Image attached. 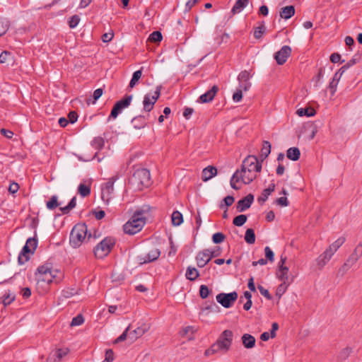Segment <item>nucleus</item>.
<instances>
[{"label":"nucleus","instance_id":"c03bdc74","mask_svg":"<svg viewBox=\"0 0 362 362\" xmlns=\"http://www.w3.org/2000/svg\"><path fill=\"white\" fill-rule=\"evenodd\" d=\"M247 221L246 215L241 214L234 218L233 223L236 226H242Z\"/></svg>","mask_w":362,"mask_h":362},{"label":"nucleus","instance_id":"7ed1b4c3","mask_svg":"<svg viewBox=\"0 0 362 362\" xmlns=\"http://www.w3.org/2000/svg\"><path fill=\"white\" fill-rule=\"evenodd\" d=\"M145 223L144 211H136L130 220L124 225V231L127 234L134 235L142 229Z\"/></svg>","mask_w":362,"mask_h":362},{"label":"nucleus","instance_id":"aec40b11","mask_svg":"<svg viewBox=\"0 0 362 362\" xmlns=\"http://www.w3.org/2000/svg\"><path fill=\"white\" fill-rule=\"evenodd\" d=\"M254 200V196L252 194H247L243 199L239 200L237 203V210L239 212L245 211L249 209Z\"/></svg>","mask_w":362,"mask_h":362},{"label":"nucleus","instance_id":"5701e85b","mask_svg":"<svg viewBox=\"0 0 362 362\" xmlns=\"http://www.w3.org/2000/svg\"><path fill=\"white\" fill-rule=\"evenodd\" d=\"M333 255L329 252L325 250L322 255H320L317 259L316 262L320 269H322L331 259Z\"/></svg>","mask_w":362,"mask_h":362},{"label":"nucleus","instance_id":"680f3d73","mask_svg":"<svg viewBox=\"0 0 362 362\" xmlns=\"http://www.w3.org/2000/svg\"><path fill=\"white\" fill-rule=\"evenodd\" d=\"M169 241H170V248L168 252V256H170V257L174 256L177 252V247L176 245H175L172 238H169Z\"/></svg>","mask_w":362,"mask_h":362},{"label":"nucleus","instance_id":"774afa93","mask_svg":"<svg viewBox=\"0 0 362 362\" xmlns=\"http://www.w3.org/2000/svg\"><path fill=\"white\" fill-rule=\"evenodd\" d=\"M114 37V33L112 32L104 33L102 36V40L104 42H110Z\"/></svg>","mask_w":362,"mask_h":362},{"label":"nucleus","instance_id":"8fccbe9b","mask_svg":"<svg viewBox=\"0 0 362 362\" xmlns=\"http://www.w3.org/2000/svg\"><path fill=\"white\" fill-rule=\"evenodd\" d=\"M351 352V349L349 347H346V348L342 349L339 352V354L338 355V358L341 361L345 360L346 358H347L349 357Z\"/></svg>","mask_w":362,"mask_h":362},{"label":"nucleus","instance_id":"69168bd1","mask_svg":"<svg viewBox=\"0 0 362 362\" xmlns=\"http://www.w3.org/2000/svg\"><path fill=\"white\" fill-rule=\"evenodd\" d=\"M114 360V353L112 349H107L105 353L104 362H112Z\"/></svg>","mask_w":362,"mask_h":362},{"label":"nucleus","instance_id":"5fc2aeb1","mask_svg":"<svg viewBox=\"0 0 362 362\" xmlns=\"http://www.w3.org/2000/svg\"><path fill=\"white\" fill-rule=\"evenodd\" d=\"M243 88L238 87V89L233 93V100L234 102H240L243 98Z\"/></svg>","mask_w":362,"mask_h":362},{"label":"nucleus","instance_id":"338daca9","mask_svg":"<svg viewBox=\"0 0 362 362\" xmlns=\"http://www.w3.org/2000/svg\"><path fill=\"white\" fill-rule=\"evenodd\" d=\"M54 353L56 354L58 359L61 361L64 356H66L68 351L66 349H57L54 351Z\"/></svg>","mask_w":362,"mask_h":362},{"label":"nucleus","instance_id":"09e8293b","mask_svg":"<svg viewBox=\"0 0 362 362\" xmlns=\"http://www.w3.org/2000/svg\"><path fill=\"white\" fill-rule=\"evenodd\" d=\"M226 236L222 233H214L212 236V240L215 244H218L224 241Z\"/></svg>","mask_w":362,"mask_h":362},{"label":"nucleus","instance_id":"20e7f679","mask_svg":"<svg viewBox=\"0 0 362 362\" xmlns=\"http://www.w3.org/2000/svg\"><path fill=\"white\" fill-rule=\"evenodd\" d=\"M257 176V174L252 172L251 170H246L241 168V170H236L233 175L230 183V186L234 189H240V186H237L236 183L239 181H242L244 184L247 185L252 182Z\"/></svg>","mask_w":362,"mask_h":362},{"label":"nucleus","instance_id":"39448f33","mask_svg":"<svg viewBox=\"0 0 362 362\" xmlns=\"http://www.w3.org/2000/svg\"><path fill=\"white\" fill-rule=\"evenodd\" d=\"M131 182L139 190L147 187L151 185V174L148 170L145 168L136 170L132 178Z\"/></svg>","mask_w":362,"mask_h":362},{"label":"nucleus","instance_id":"72a5a7b5","mask_svg":"<svg viewBox=\"0 0 362 362\" xmlns=\"http://www.w3.org/2000/svg\"><path fill=\"white\" fill-rule=\"evenodd\" d=\"M171 219L172 223L175 226H178L183 222L182 214L178 211H175L172 214Z\"/></svg>","mask_w":362,"mask_h":362},{"label":"nucleus","instance_id":"864d4df0","mask_svg":"<svg viewBox=\"0 0 362 362\" xmlns=\"http://www.w3.org/2000/svg\"><path fill=\"white\" fill-rule=\"evenodd\" d=\"M84 322V318L82 315H78L76 317H74L71 322V326H79L82 325Z\"/></svg>","mask_w":362,"mask_h":362},{"label":"nucleus","instance_id":"052dcab7","mask_svg":"<svg viewBox=\"0 0 362 362\" xmlns=\"http://www.w3.org/2000/svg\"><path fill=\"white\" fill-rule=\"evenodd\" d=\"M260 293L264 296L267 299L271 300L272 296L270 295L269 291L266 288H264L262 286L258 285L257 286Z\"/></svg>","mask_w":362,"mask_h":362},{"label":"nucleus","instance_id":"f03ea898","mask_svg":"<svg viewBox=\"0 0 362 362\" xmlns=\"http://www.w3.org/2000/svg\"><path fill=\"white\" fill-rule=\"evenodd\" d=\"M88 227L85 223H78L74 226L70 233L69 243L71 247L77 248L80 247L86 239L88 240L91 235L87 237Z\"/></svg>","mask_w":362,"mask_h":362},{"label":"nucleus","instance_id":"0e129e2a","mask_svg":"<svg viewBox=\"0 0 362 362\" xmlns=\"http://www.w3.org/2000/svg\"><path fill=\"white\" fill-rule=\"evenodd\" d=\"M276 203L281 206H287L289 202L286 197H281L276 199Z\"/></svg>","mask_w":362,"mask_h":362},{"label":"nucleus","instance_id":"49530a36","mask_svg":"<svg viewBox=\"0 0 362 362\" xmlns=\"http://www.w3.org/2000/svg\"><path fill=\"white\" fill-rule=\"evenodd\" d=\"M288 282H282L276 288V295L280 298L281 296L286 292Z\"/></svg>","mask_w":362,"mask_h":362},{"label":"nucleus","instance_id":"393cba45","mask_svg":"<svg viewBox=\"0 0 362 362\" xmlns=\"http://www.w3.org/2000/svg\"><path fill=\"white\" fill-rule=\"evenodd\" d=\"M255 338L250 334H244L242 336V342L245 348L252 349L255 345Z\"/></svg>","mask_w":362,"mask_h":362},{"label":"nucleus","instance_id":"4c0bfd02","mask_svg":"<svg viewBox=\"0 0 362 362\" xmlns=\"http://www.w3.org/2000/svg\"><path fill=\"white\" fill-rule=\"evenodd\" d=\"M142 76V68L138 71H136L134 74H133V76H132V78L130 81V83H129V88H134L136 84L137 83V82L139 81V80L141 78Z\"/></svg>","mask_w":362,"mask_h":362},{"label":"nucleus","instance_id":"a19ab883","mask_svg":"<svg viewBox=\"0 0 362 362\" xmlns=\"http://www.w3.org/2000/svg\"><path fill=\"white\" fill-rule=\"evenodd\" d=\"M104 144H105L104 139H103V138H102L100 136L94 138L91 142L92 146L98 150L101 149L103 147Z\"/></svg>","mask_w":362,"mask_h":362},{"label":"nucleus","instance_id":"4d7b16f0","mask_svg":"<svg viewBox=\"0 0 362 362\" xmlns=\"http://www.w3.org/2000/svg\"><path fill=\"white\" fill-rule=\"evenodd\" d=\"M264 253H265L266 258L269 262H273L274 260V254L269 247L267 246L264 248Z\"/></svg>","mask_w":362,"mask_h":362},{"label":"nucleus","instance_id":"bb28decb","mask_svg":"<svg viewBox=\"0 0 362 362\" xmlns=\"http://www.w3.org/2000/svg\"><path fill=\"white\" fill-rule=\"evenodd\" d=\"M345 242V238L340 237L336 241H334L329 247L326 250L331 255H334V254L338 250V249L344 244Z\"/></svg>","mask_w":362,"mask_h":362},{"label":"nucleus","instance_id":"ea45409f","mask_svg":"<svg viewBox=\"0 0 362 362\" xmlns=\"http://www.w3.org/2000/svg\"><path fill=\"white\" fill-rule=\"evenodd\" d=\"M78 192L81 197H86L90 194V188L88 185L80 184L78 188Z\"/></svg>","mask_w":362,"mask_h":362},{"label":"nucleus","instance_id":"412c9836","mask_svg":"<svg viewBox=\"0 0 362 362\" xmlns=\"http://www.w3.org/2000/svg\"><path fill=\"white\" fill-rule=\"evenodd\" d=\"M195 259L197 266L200 268L205 267L211 259L208 253V250L205 249L199 251L197 253Z\"/></svg>","mask_w":362,"mask_h":362},{"label":"nucleus","instance_id":"1a4fd4ad","mask_svg":"<svg viewBox=\"0 0 362 362\" xmlns=\"http://www.w3.org/2000/svg\"><path fill=\"white\" fill-rule=\"evenodd\" d=\"M361 257H362V244L359 243L346 259V262L340 268L339 272H342V274L346 272V271L352 267Z\"/></svg>","mask_w":362,"mask_h":362},{"label":"nucleus","instance_id":"3c124183","mask_svg":"<svg viewBox=\"0 0 362 362\" xmlns=\"http://www.w3.org/2000/svg\"><path fill=\"white\" fill-rule=\"evenodd\" d=\"M12 59L11 54L8 51H4L0 54V63L4 64Z\"/></svg>","mask_w":362,"mask_h":362},{"label":"nucleus","instance_id":"603ef678","mask_svg":"<svg viewBox=\"0 0 362 362\" xmlns=\"http://www.w3.org/2000/svg\"><path fill=\"white\" fill-rule=\"evenodd\" d=\"M210 291L207 286L202 285L199 288L200 297L203 299L206 298L209 295Z\"/></svg>","mask_w":362,"mask_h":362},{"label":"nucleus","instance_id":"c756f323","mask_svg":"<svg viewBox=\"0 0 362 362\" xmlns=\"http://www.w3.org/2000/svg\"><path fill=\"white\" fill-rule=\"evenodd\" d=\"M275 189V185L272 183L269 185L268 188L263 190L262 195L258 198L259 203H264Z\"/></svg>","mask_w":362,"mask_h":362},{"label":"nucleus","instance_id":"c85d7f7f","mask_svg":"<svg viewBox=\"0 0 362 362\" xmlns=\"http://www.w3.org/2000/svg\"><path fill=\"white\" fill-rule=\"evenodd\" d=\"M249 0H237L231 9L232 15L239 13L248 4Z\"/></svg>","mask_w":362,"mask_h":362},{"label":"nucleus","instance_id":"a878e982","mask_svg":"<svg viewBox=\"0 0 362 362\" xmlns=\"http://www.w3.org/2000/svg\"><path fill=\"white\" fill-rule=\"evenodd\" d=\"M279 14L281 18L289 19L295 14V8L293 6H285L281 9Z\"/></svg>","mask_w":362,"mask_h":362},{"label":"nucleus","instance_id":"423d86ee","mask_svg":"<svg viewBox=\"0 0 362 362\" xmlns=\"http://www.w3.org/2000/svg\"><path fill=\"white\" fill-rule=\"evenodd\" d=\"M233 334L231 330H224L218 339L212 344V346L217 353L223 352V354L228 351L233 342Z\"/></svg>","mask_w":362,"mask_h":362},{"label":"nucleus","instance_id":"0eeeda50","mask_svg":"<svg viewBox=\"0 0 362 362\" xmlns=\"http://www.w3.org/2000/svg\"><path fill=\"white\" fill-rule=\"evenodd\" d=\"M115 244V240L111 237H107L100 241L94 248V254L97 258L106 257Z\"/></svg>","mask_w":362,"mask_h":362},{"label":"nucleus","instance_id":"e433bc0d","mask_svg":"<svg viewBox=\"0 0 362 362\" xmlns=\"http://www.w3.org/2000/svg\"><path fill=\"white\" fill-rule=\"evenodd\" d=\"M76 205V197H74L71 199V201L69 202V203L68 204L67 206L61 207L59 209L62 212L63 214H69L71 209L75 208Z\"/></svg>","mask_w":362,"mask_h":362},{"label":"nucleus","instance_id":"79ce46f5","mask_svg":"<svg viewBox=\"0 0 362 362\" xmlns=\"http://www.w3.org/2000/svg\"><path fill=\"white\" fill-rule=\"evenodd\" d=\"M297 114L300 116H313L315 114V111L312 108H300L297 110Z\"/></svg>","mask_w":362,"mask_h":362},{"label":"nucleus","instance_id":"dca6fc26","mask_svg":"<svg viewBox=\"0 0 362 362\" xmlns=\"http://www.w3.org/2000/svg\"><path fill=\"white\" fill-rule=\"evenodd\" d=\"M291 48L288 45L283 46L280 50L274 54V59L279 65L284 64L290 57Z\"/></svg>","mask_w":362,"mask_h":362},{"label":"nucleus","instance_id":"6e6552de","mask_svg":"<svg viewBox=\"0 0 362 362\" xmlns=\"http://www.w3.org/2000/svg\"><path fill=\"white\" fill-rule=\"evenodd\" d=\"M37 245V241L35 238H29L25 245L23 246L22 251L18 255V263L23 264L30 259V254H33L35 250Z\"/></svg>","mask_w":362,"mask_h":362},{"label":"nucleus","instance_id":"bf43d9fd","mask_svg":"<svg viewBox=\"0 0 362 362\" xmlns=\"http://www.w3.org/2000/svg\"><path fill=\"white\" fill-rule=\"evenodd\" d=\"M76 292L74 288H67L65 290H63L62 292V296L64 298H69L73 296L74 294H76Z\"/></svg>","mask_w":362,"mask_h":362},{"label":"nucleus","instance_id":"6e6d98bb","mask_svg":"<svg viewBox=\"0 0 362 362\" xmlns=\"http://www.w3.org/2000/svg\"><path fill=\"white\" fill-rule=\"evenodd\" d=\"M129 329H130V325H129L126 328V329L124 331V332L115 340L114 343L117 344L119 342H121V341H123L124 340H125L127 338V336L129 337L128 332H129Z\"/></svg>","mask_w":362,"mask_h":362},{"label":"nucleus","instance_id":"b1692460","mask_svg":"<svg viewBox=\"0 0 362 362\" xmlns=\"http://www.w3.org/2000/svg\"><path fill=\"white\" fill-rule=\"evenodd\" d=\"M217 174V169L214 166H208L202 170V179L204 182H206L211 179Z\"/></svg>","mask_w":362,"mask_h":362},{"label":"nucleus","instance_id":"7c9ffc66","mask_svg":"<svg viewBox=\"0 0 362 362\" xmlns=\"http://www.w3.org/2000/svg\"><path fill=\"white\" fill-rule=\"evenodd\" d=\"M300 156V150L297 147H291L287 150L286 156L288 159L296 161Z\"/></svg>","mask_w":362,"mask_h":362},{"label":"nucleus","instance_id":"c9c22d12","mask_svg":"<svg viewBox=\"0 0 362 362\" xmlns=\"http://www.w3.org/2000/svg\"><path fill=\"white\" fill-rule=\"evenodd\" d=\"M245 240L248 244H253L255 242V231L252 228H248L246 230L245 234Z\"/></svg>","mask_w":362,"mask_h":362},{"label":"nucleus","instance_id":"6ab92c4d","mask_svg":"<svg viewBox=\"0 0 362 362\" xmlns=\"http://www.w3.org/2000/svg\"><path fill=\"white\" fill-rule=\"evenodd\" d=\"M150 329V325L147 323H143L141 326L129 333V339L134 341L138 338L143 336Z\"/></svg>","mask_w":362,"mask_h":362},{"label":"nucleus","instance_id":"ddd939ff","mask_svg":"<svg viewBox=\"0 0 362 362\" xmlns=\"http://www.w3.org/2000/svg\"><path fill=\"white\" fill-rule=\"evenodd\" d=\"M160 95V87L157 86L153 95L146 94L144 98L143 105L144 110L146 112H150L154 106Z\"/></svg>","mask_w":362,"mask_h":362},{"label":"nucleus","instance_id":"f3484780","mask_svg":"<svg viewBox=\"0 0 362 362\" xmlns=\"http://www.w3.org/2000/svg\"><path fill=\"white\" fill-rule=\"evenodd\" d=\"M160 255V250L158 248H153L146 254V256H139L138 260L140 264H144L158 259Z\"/></svg>","mask_w":362,"mask_h":362},{"label":"nucleus","instance_id":"2f4dec72","mask_svg":"<svg viewBox=\"0 0 362 362\" xmlns=\"http://www.w3.org/2000/svg\"><path fill=\"white\" fill-rule=\"evenodd\" d=\"M199 276L198 270L195 267H188L187 268L185 276L189 281H195Z\"/></svg>","mask_w":362,"mask_h":362},{"label":"nucleus","instance_id":"2eb2a0df","mask_svg":"<svg viewBox=\"0 0 362 362\" xmlns=\"http://www.w3.org/2000/svg\"><path fill=\"white\" fill-rule=\"evenodd\" d=\"M115 179L114 177L110 178L105 185V187L102 188L101 197L104 202L107 204L112 198V194L114 192V183Z\"/></svg>","mask_w":362,"mask_h":362},{"label":"nucleus","instance_id":"4468645a","mask_svg":"<svg viewBox=\"0 0 362 362\" xmlns=\"http://www.w3.org/2000/svg\"><path fill=\"white\" fill-rule=\"evenodd\" d=\"M286 261V257L281 255L280 261L278 265V270L276 272L277 278L281 281L282 282H288V271L289 269L288 267L285 266L284 264Z\"/></svg>","mask_w":362,"mask_h":362},{"label":"nucleus","instance_id":"13d9d810","mask_svg":"<svg viewBox=\"0 0 362 362\" xmlns=\"http://www.w3.org/2000/svg\"><path fill=\"white\" fill-rule=\"evenodd\" d=\"M79 21V17L77 15H74L69 18V25L70 28H74L78 25Z\"/></svg>","mask_w":362,"mask_h":362},{"label":"nucleus","instance_id":"de8ad7c7","mask_svg":"<svg viewBox=\"0 0 362 362\" xmlns=\"http://www.w3.org/2000/svg\"><path fill=\"white\" fill-rule=\"evenodd\" d=\"M265 32V26L264 24L260 25L255 28L254 30V37L256 39H259L262 37L263 34Z\"/></svg>","mask_w":362,"mask_h":362},{"label":"nucleus","instance_id":"473e14b6","mask_svg":"<svg viewBox=\"0 0 362 362\" xmlns=\"http://www.w3.org/2000/svg\"><path fill=\"white\" fill-rule=\"evenodd\" d=\"M271 152V144L264 141L262 144V148L261 149V154L259 156L262 161L266 159Z\"/></svg>","mask_w":362,"mask_h":362},{"label":"nucleus","instance_id":"9b49d317","mask_svg":"<svg viewBox=\"0 0 362 362\" xmlns=\"http://www.w3.org/2000/svg\"><path fill=\"white\" fill-rule=\"evenodd\" d=\"M132 98H133V96L132 95H127L124 98L117 102L115 104V105L110 112V115L109 116V119L110 118L115 119L124 109L128 107L129 106V105L131 104Z\"/></svg>","mask_w":362,"mask_h":362},{"label":"nucleus","instance_id":"e2e57ef3","mask_svg":"<svg viewBox=\"0 0 362 362\" xmlns=\"http://www.w3.org/2000/svg\"><path fill=\"white\" fill-rule=\"evenodd\" d=\"M208 253L209 256L211 257V259L213 257H218L221 255V250L219 247H216L214 249H207Z\"/></svg>","mask_w":362,"mask_h":362},{"label":"nucleus","instance_id":"f8f14e48","mask_svg":"<svg viewBox=\"0 0 362 362\" xmlns=\"http://www.w3.org/2000/svg\"><path fill=\"white\" fill-rule=\"evenodd\" d=\"M242 168L246 170H251L252 172L257 174L262 170V161L259 162L255 156H248L244 159Z\"/></svg>","mask_w":362,"mask_h":362},{"label":"nucleus","instance_id":"9d476101","mask_svg":"<svg viewBox=\"0 0 362 362\" xmlns=\"http://www.w3.org/2000/svg\"><path fill=\"white\" fill-rule=\"evenodd\" d=\"M238 297V293L233 291L229 293H221L216 296V299L223 307L229 308L233 306Z\"/></svg>","mask_w":362,"mask_h":362},{"label":"nucleus","instance_id":"37998d69","mask_svg":"<svg viewBox=\"0 0 362 362\" xmlns=\"http://www.w3.org/2000/svg\"><path fill=\"white\" fill-rule=\"evenodd\" d=\"M14 300H15V295L8 292V293L4 295V296L2 298V300H1V303L2 302L4 305L6 307V306L10 305Z\"/></svg>","mask_w":362,"mask_h":362},{"label":"nucleus","instance_id":"f257e3e1","mask_svg":"<svg viewBox=\"0 0 362 362\" xmlns=\"http://www.w3.org/2000/svg\"><path fill=\"white\" fill-rule=\"evenodd\" d=\"M35 276L38 282L42 281L49 284L52 282L60 283L63 275L58 269H53L51 263L46 262L37 268Z\"/></svg>","mask_w":362,"mask_h":362},{"label":"nucleus","instance_id":"58836bf2","mask_svg":"<svg viewBox=\"0 0 362 362\" xmlns=\"http://www.w3.org/2000/svg\"><path fill=\"white\" fill-rule=\"evenodd\" d=\"M59 206V203L57 201V197L53 195L51 197L49 200L46 203V206L49 210H53Z\"/></svg>","mask_w":362,"mask_h":362},{"label":"nucleus","instance_id":"cd10ccee","mask_svg":"<svg viewBox=\"0 0 362 362\" xmlns=\"http://www.w3.org/2000/svg\"><path fill=\"white\" fill-rule=\"evenodd\" d=\"M132 123L133 124L134 127L137 129L144 128L147 124L145 117L142 115L134 117L132 120Z\"/></svg>","mask_w":362,"mask_h":362},{"label":"nucleus","instance_id":"a18cd8bd","mask_svg":"<svg viewBox=\"0 0 362 362\" xmlns=\"http://www.w3.org/2000/svg\"><path fill=\"white\" fill-rule=\"evenodd\" d=\"M163 36L160 31L153 32L148 37V40L153 42H159L162 40Z\"/></svg>","mask_w":362,"mask_h":362},{"label":"nucleus","instance_id":"4be33fe9","mask_svg":"<svg viewBox=\"0 0 362 362\" xmlns=\"http://www.w3.org/2000/svg\"><path fill=\"white\" fill-rule=\"evenodd\" d=\"M218 90V87L217 86H212L210 90L200 95L199 101L203 103L212 101Z\"/></svg>","mask_w":362,"mask_h":362},{"label":"nucleus","instance_id":"f704fd0d","mask_svg":"<svg viewBox=\"0 0 362 362\" xmlns=\"http://www.w3.org/2000/svg\"><path fill=\"white\" fill-rule=\"evenodd\" d=\"M103 90L102 88H98L94 90L93 96L86 99V103L90 105V103L95 104L98 99H99L103 95Z\"/></svg>","mask_w":362,"mask_h":362},{"label":"nucleus","instance_id":"a211bd4d","mask_svg":"<svg viewBox=\"0 0 362 362\" xmlns=\"http://www.w3.org/2000/svg\"><path fill=\"white\" fill-rule=\"evenodd\" d=\"M252 76V74L250 71L244 70L241 71L238 76L239 87L243 88L245 91L248 90L251 87V83L249 80Z\"/></svg>","mask_w":362,"mask_h":362}]
</instances>
